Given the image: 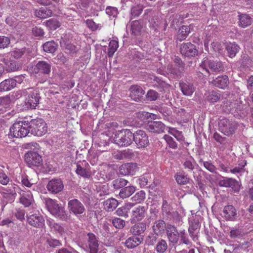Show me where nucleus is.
Here are the masks:
<instances>
[{
	"label": "nucleus",
	"instance_id": "f257e3e1",
	"mask_svg": "<svg viewBox=\"0 0 253 253\" xmlns=\"http://www.w3.org/2000/svg\"><path fill=\"white\" fill-rule=\"evenodd\" d=\"M45 204L48 211L53 215L59 218L63 221H67L69 219V216L65 208L57 203V202L50 198L45 199Z\"/></svg>",
	"mask_w": 253,
	"mask_h": 253
},
{
	"label": "nucleus",
	"instance_id": "f03ea898",
	"mask_svg": "<svg viewBox=\"0 0 253 253\" xmlns=\"http://www.w3.org/2000/svg\"><path fill=\"white\" fill-rule=\"evenodd\" d=\"M200 68L202 74L209 75L210 71L211 72L219 73L224 70V66L223 63L218 60L209 59L205 57L203 59L202 63L200 65Z\"/></svg>",
	"mask_w": 253,
	"mask_h": 253
},
{
	"label": "nucleus",
	"instance_id": "7ed1b4c3",
	"mask_svg": "<svg viewBox=\"0 0 253 253\" xmlns=\"http://www.w3.org/2000/svg\"><path fill=\"white\" fill-rule=\"evenodd\" d=\"M133 141V133L128 129L116 131L113 141L120 146H128Z\"/></svg>",
	"mask_w": 253,
	"mask_h": 253
},
{
	"label": "nucleus",
	"instance_id": "20e7f679",
	"mask_svg": "<svg viewBox=\"0 0 253 253\" xmlns=\"http://www.w3.org/2000/svg\"><path fill=\"white\" fill-rule=\"evenodd\" d=\"M9 130L11 136L16 138L24 137L30 133L29 122L19 121L15 123Z\"/></svg>",
	"mask_w": 253,
	"mask_h": 253
},
{
	"label": "nucleus",
	"instance_id": "39448f33",
	"mask_svg": "<svg viewBox=\"0 0 253 253\" xmlns=\"http://www.w3.org/2000/svg\"><path fill=\"white\" fill-rule=\"evenodd\" d=\"M23 104L22 109L24 110L35 109L39 104L41 97L39 91L33 88H29V91Z\"/></svg>",
	"mask_w": 253,
	"mask_h": 253
},
{
	"label": "nucleus",
	"instance_id": "423d86ee",
	"mask_svg": "<svg viewBox=\"0 0 253 253\" xmlns=\"http://www.w3.org/2000/svg\"><path fill=\"white\" fill-rule=\"evenodd\" d=\"M150 211L151 215L150 216V217L147 219L146 222L149 224L151 220H155L152 226L153 232L156 235L163 234L164 233L165 229L166 230L167 228L165 222L161 219L156 220L158 218V211H156L154 209H151Z\"/></svg>",
	"mask_w": 253,
	"mask_h": 253
},
{
	"label": "nucleus",
	"instance_id": "0eeeda50",
	"mask_svg": "<svg viewBox=\"0 0 253 253\" xmlns=\"http://www.w3.org/2000/svg\"><path fill=\"white\" fill-rule=\"evenodd\" d=\"M29 126L30 133L36 136H42L47 132L46 124L42 119L32 120Z\"/></svg>",
	"mask_w": 253,
	"mask_h": 253
},
{
	"label": "nucleus",
	"instance_id": "6e6552de",
	"mask_svg": "<svg viewBox=\"0 0 253 253\" xmlns=\"http://www.w3.org/2000/svg\"><path fill=\"white\" fill-rule=\"evenodd\" d=\"M218 126L221 132L226 135L233 134L237 128V124L235 122L226 118L220 120Z\"/></svg>",
	"mask_w": 253,
	"mask_h": 253
},
{
	"label": "nucleus",
	"instance_id": "1a4fd4ad",
	"mask_svg": "<svg viewBox=\"0 0 253 253\" xmlns=\"http://www.w3.org/2000/svg\"><path fill=\"white\" fill-rule=\"evenodd\" d=\"M67 209L70 213L76 216L82 214L85 211L84 204L77 199L68 200Z\"/></svg>",
	"mask_w": 253,
	"mask_h": 253
},
{
	"label": "nucleus",
	"instance_id": "9d476101",
	"mask_svg": "<svg viewBox=\"0 0 253 253\" xmlns=\"http://www.w3.org/2000/svg\"><path fill=\"white\" fill-rule=\"evenodd\" d=\"M133 140L138 148L147 147L149 144L148 136L142 130H138L133 133Z\"/></svg>",
	"mask_w": 253,
	"mask_h": 253
},
{
	"label": "nucleus",
	"instance_id": "9b49d317",
	"mask_svg": "<svg viewBox=\"0 0 253 253\" xmlns=\"http://www.w3.org/2000/svg\"><path fill=\"white\" fill-rule=\"evenodd\" d=\"M27 220L31 226L38 228H42L45 225L44 218L39 212L27 215Z\"/></svg>",
	"mask_w": 253,
	"mask_h": 253
},
{
	"label": "nucleus",
	"instance_id": "f8f14e48",
	"mask_svg": "<svg viewBox=\"0 0 253 253\" xmlns=\"http://www.w3.org/2000/svg\"><path fill=\"white\" fill-rule=\"evenodd\" d=\"M25 160L30 167H39L42 165V157L35 152H28L26 153Z\"/></svg>",
	"mask_w": 253,
	"mask_h": 253
},
{
	"label": "nucleus",
	"instance_id": "ddd939ff",
	"mask_svg": "<svg viewBox=\"0 0 253 253\" xmlns=\"http://www.w3.org/2000/svg\"><path fill=\"white\" fill-rule=\"evenodd\" d=\"M166 233L169 242L173 246L178 244L180 239V235L176 227L171 224H168Z\"/></svg>",
	"mask_w": 253,
	"mask_h": 253
},
{
	"label": "nucleus",
	"instance_id": "4468645a",
	"mask_svg": "<svg viewBox=\"0 0 253 253\" xmlns=\"http://www.w3.org/2000/svg\"><path fill=\"white\" fill-rule=\"evenodd\" d=\"M180 52L185 57H192L198 55V50L195 45L191 42H186L181 45Z\"/></svg>",
	"mask_w": 253,
	"mask_h": 253
},
{
	"label": "nucleus",
	"instance_id": "2eb2a0df",
	"mask_svg": "<svg viewBox=\"0 0 253 253\" xmlns=\"http://www.w3.org/2000/svg\"><path fill=\"white\" fill-rule=\"evenodd\" d=\"M46 188L49 192L57 194L63 190L64 185L60 179H53L48 182Z\"/></svg>",
	"mask_w": 253,
	"mask_h": 253
},
{
	"label": "nucleus",
	"instance_id": "dca6fc26",
	"mask_svg": "<svg viewBox=\"0 0 253 253\" xmlns=\"http://www.w3.org/2000/svg\"><path fill=\"white\" fill-rule=\"evenodd\" d=\"M146 128L151 132L161 133L165 132L166 126L161 121H153L149 122Z\"/></svg>",
	"mask_w": 253,
	"mask_h": 253
},
{
	"label": "nucleus",
	"instance_id": "f3484780",
	"mask_svg": "<svg viewBox=\"0 0 253 253\" xmlns=\"http://www.w3.org/2000/svg\"><path fill=\"white\" fill-rule=\"evenodd\" d=\"M137 170V165L135 163L125 164L119 169L120 174L123 175H133Z\"/></svg>",
	"mask_w": 253,
	"mask_h": 253
},
{
	"label": "nucleus",
	"instance_id": "a211bd4d",
	"mask_svg": "<svg viewBox=\"0 0 253 253\" xmlns=\"http://www.w3.org/2000/svg\"><path fill=\"white\" fill-rule=\"evenodd\" d=\"M87 236V247L89 250V253H98L99 243L97 238L92 233H88Z\"/></svg>",
	"mask_w": 253,
	"mask_h": 253
},
{
	"label": "nucleus",
	"instance_id": "6ab92c4d",
	"mask_svg": "<svg viewBox=\"0 0 253 253\" xmlns=\"http://www.w3.org/2000/svg\"><path fill=\"white\" fill-rule=\"evenodd\" d=\"M219 185L221 187H231L235 191H239L240 186L239 182L235 179L223 177L219 181Z\"/></svg>",
	"mask_w": 253,
	"mask_h": 253
},
{
	"label": "nucleus",
	"instance_id": "aec40b11",
	"mask_svg": "<svg viewBox=\"0 0 253 253\" xmlns=\"http://www.w3.org/2000/svg\"><path fill=\"white\" fill-rule=\"evenodd\" d=\"M147 208L145 206H139L132 211L131 222L141 221L145 216Z\"/></svg>",
	"mask_w": 253,
	"mask_h": 253
},
{
	"label": "nucleus",
	"instance_id": "412c9836",
	"mask_svg": "<svg viewBox=\"0 0 253 253\" xmlns=\"http://www.w3.org/2000/svg\"><path fill=\"white\" fill-rule=\"evenodd\" d=\"M179 86L182 94L187 96H192L196 89L193 84L187 81H181Z\"/></svg>",
	"mask_w": 253,
	"mask_h": 253
},
{
	"label": "nucleus",
	"instance_id": "4be33fe9",
	"mask_svg": "<svg viewBox=\"0 0 253 253\" xmlns=\"http://www.w3.org/2000/svg\"><path fill=\"white\" fill-rule=\"evenodd\" d=\"M130 97L134 101H137L142 98L145 93L142 88L137 85H131L129 88Z\"/></svg>",
	"mask_w": 253,
	"mask_h": 253
},
{
	"label": "nucleus",
	"instance_id": "5701e85b",
	"mask_svg": "<svg viewBox=\"0 0 253 253\" xmlns=\"http://www.w3.org/2000/svg\"><path fill=\"white\" fill-rule=\"evenodd\" d=\"M142 25L139 20H134L131 22L129 25L126 26V31L129 32L131 35L138 36L140 34Z\"/></svg>",
	"mask_w": 253,
	"mask_h": 253
},
{
	"label": "nucleus",
	"instance_id": "b1692460",
	"mask_svg": "<svg viewBox=\"0 0 253 253\" xmlns=\"http://www.w3.org/2000/svg\"><path fill=\"white\" fill-rule=\"evenodd\" d=\"M18 186L14 183L9 184L7 187L4 188L3 194L5 198H9V201L10 202L14 201L15 198L17 195L16 190L18 188Z\"/></svg>",
	"mask_w": 253,
	"mask_h": 253
},
{
	"label": "nucleus",
	"instance_id": "393cba45",
	"mask_svg": "<svg viewBox=\"0 0 253 253\" xmlns=\"http://www.w3.org/2000/svg\"><path fill=\"white\" fill-rule=\"evenodd\" d=\"M245 105L242 104L241 101H237L235 103H232L229 101H226L224 103L223 105V108L225 107V111L231 112V111H241L244 108Z\"/></svg>",
	"mask_w": 253,
	"mask_h": 253
},
{
	"label": "nucleus",
	"instance_id": "a878e982",
	"mask_svg": "<svg viewBox=\"0 0 253 253\" xmlns=\"http://www.w3.org/2000/svg\"><path fill=\"white\" fill-rule=\"evenodd\" d=\"M237 215V211L232 205H227L224 207L223 210V217L226 220L233 221Z\"/></svg>",
	"mask_w": 253,
	"mask_h": 253
},
{
	"label": "nucleus",
	"instance_id": "bb28decb",
	"mask_svg": "<svg viewBox=\"0 0 253 253\" xmlns=\"http://www.w3.org/2000/svg\"><path fill=\"white\" fill-rule=\"evenodd\" d=\"M20 194L21 196L20 202L25 207H29L32 204L34 200L32 193L30 191L22 190Z\"/></svg>",
	"mask_w": 253,
	"mask_h": 253
},
{
	"label": "nucleus",
	"instance_id": "cd10ccee",
	"mask_svg": "<svg viewBox=\"0 0 253 253\" xmlns=\"http://www.w3.org/2000/svg\"><path fill=\"white\" fill-rule=\"evenodd\" d=\"M17 81L13 79H6L0 83V91H7L14 88L17 84Z\"/></svg>",
	"mask_w": 253,
	"mask_h": 253
},
{
	"label": "nucleus",
	"instance_id": "c85d7f7f",
	"mask_svg": "<svg viewBox=\"0 0 253 253\" xmlns=\"http://www.w3.org/2000/svg\"><path fill=\"white\" fill-rule=\"evenodd\" d=\"M134 206V204L133 203H126L124 206L118 208L116 211V213L117 215L119 216H122L124 218H128L129 215L128 213L130 212L131 209Z\"/></svg>",
	"mask_w": 253,
	"mask_h": 253
},
{
	"label": "nucleus",
	"instance_id": "c756f323",
	"mask_svg": "<svg viewBox=\"0 0 253 253\" xmlns=\"http://www.w3.org/2000/svg\"><path fill=\"white\" fill-rule=\"evenodd\" d=\"M51 65L50 62L44 61H39L36 65L38 72L44 75H49L51 72Z\"/></svg>",
	"mask_w": 253,
	"mask_h": 253
},
{
	"label": "nucleus",
	"instance_id": "7c9ffc66",
	"mask_svg": "<svg viewBox=\"0 0 253 253\" xmlns=\"http://www.w3.org/2000/svg\"><path fill=\"white\" fill-rule=\"evenodd\" d=\"M146 223L139 222L132 226L129 230L130 233L134 236H140L146 230Z\"/></svg>",
	"mask_w": 253,
	"mask_h": 253
},
{
	"label": "nucleus",
	"instance_id": "2f4dec72",
	"mask_svg": "<svg viewBox=\"0 0 253 253\" xmlns=\"http://www.w3.org/2000/svg\"><path fill=\"white\" fill-rule=\"evenodd\" d=\"M88 166V164L85 161H83L82 162H81V164L77 163L76 170V173L82 177L89 178L90 174L86 170V168Z\"/></svg>",
	"mask_w": 253,
	"mask_h": 253
},
{
	"label": "nucleus",
	"instance_id": "473e14b6",
	"mask_svg": "<svg viewBox=\"0 0 253 253\" xmlns=\"http://www.w3.org/2000/svg\"><path fill=\"white\" fill-rule=\"evenodd\" d=\"M212 84L216 87L224 89L228 85V77L226 75L218 76L212 81Z\"/></svg>",
	"mask_w": 253,
	"mask_h": 253
},
{
	"label": "nucleus",
	"instance_id": "72a5a7b5",
	"mask_svg": "<svg viewBox=\"0 0 253 253\" xmlns=\"http://www.w3.org/2000/svg\"><path fill=\"white\" fill-rule=\"evenodd\" d=\"M240 49L239 46L235 42H229L226 45V50L228 55L232 58L236 56Z\"/></svg>",
	"mask_w": 253,
	"mask_h": 253
},
{
	"label": "nucleus",
	"instance_id": "f704fd0d",
	"mask_svg": "<svg viewBox=\"0 0 253 253\" xmlns=\"http://www.w3.org/2000/svg\"><path fill=\"white\" fill-rule=\"evenodd\" d=\"M1 61L2 62L5 66V70L7 72H14L17 71L19 67L15 61L10 60L8 58H1Z\"/></svg>",
	"mask_w": 253,
	"mask_h": 253
},
{
	"label": "nucleus",
	"instance_id": "c9c22d12",
	"mask_svg": "<svg viewBox=\"0 0 253 253\" xmlns=\"http://www.w3.org/2000/svg\"><path fill=\"white\" fill-rule=\"evenodd\" d=\"M239 25L243 28H246L251 25L252 19L249 15L247 14L239 13Z\"/></svg>",
	"mask_w": 253,
	"mask_h": 253
},
{
	"label": "nucleus",
	"instance_id": "e433bc0d",
	"mask_svg": "<svg viewBox=\"0 0 253 253\" xmlns=\"http://www.w3.org/2000/svg\"><path fill=\"white\" fill-rule=\"evenodd\" d=\"M47 224L50 227L51 231L53 232L58 233L61 236L65 232L64 228L60 224L56 223L52 220H48Z\"/></svg>",
	"mask_w": 253,
	"mask_h": 253
},
{
	"label": "nucleus",
	"instance_id": "4c0bfd02",
	"mask_svg": "<svg viewBox=\"0 0 253 253\" xmlns=\"http://www.w3.org/2000/svg\"><path fill=\"white\" fill-rule=\"evenodd\" d=\"M142 241V237H131L126 240V245L128 248L132 249L138 246Z\"/></svg>",
	"mask_w": 253,
	"mask_h": 253
},
{
	"label": "nucleus",
	"instance_id": "58836bf2",
	"mask_svg": "<svg viewBox=\"0 0 253 253\" xmlns=\"http://www.w3.org/2000/svg\"><path fill=\"white\" fill-rule=\"evenodd\" d=\"M220 96L219 93L214 90L207 91L204 96L206 100L211 103L217 102L220 98Z\"/></svg>",
	"mask_w": 253,
	"mask_h": 253
},
{
	"label": "nucleus",
	"instance_id": "ea45409f",
	"mask_svg": "<svg viewBox=\"0 0 253 253\" xmlns=\"http://www.w3.org/2000/svg\"><path fill=\"white\" fill-rule=\"evenodd\" d=\"M105 210L107 211H112L118 206V202L114 198H109L103 203Z\"/></svg>",
	"mask_w": 253,
	"mask_h": 253
},
{
	"label": "nucleus",
	"instance_id": "a19ab883",
	"mask_svg": "<svg viewBox=\"0 0 253 253\" xmlns=\"http://www.w3.org/2000/svg\"><path fill=\"white\" fill-rule=\"evenodd\" d=\"M35 15L41 19L46 18L52 15V10L47 7H41L39 10L35 11Z\"/></svg>",
	"mask_w": 253,
	"mask_h": 253
},
{
	"label": "nucleus",
	"instance_id": "79ce46f5",
	"mask_svg": "<svg viewBox=\"0 0 253 253\" xmlns=\"http://www.w3.org/2000/svg\"><path fill=\"white\" fill-rule=\"evenodd\" d=\"M135 191V187L133 186L126 187L122 189L119 193V196L122 199L130 196Z\"/></svg>",
	"mask_w": 253,
	"mask_h": 253
},
{
	"label": "nucleus",
	"instance_id": "37998d69",
	"mask_svg": "<svg viewBox=\"0 0 253 253\" xmlns=\"http://www.w3.org/2000/svg\"><path fill=\"white\" fill-rule=\"evenodd\" d=\"M190 33V28L187 26H182L178 31L177 38L179 41L186 39Z\"/></svg>",
	"mask_w": 253,
	"mask_h": 253
},
{
	"label": "nucleus",
	"instance_id": "c03bdc74",
	"mask_svg": "<svg viewBox=\"0 0 253 253\" xmlns=\"http://www.w3.org/2000/svg\"><path fill=\"white\" fill-rule=\"evenodd\" d=\"M43 49L45 52L48 53H54L58 47V44L54 41L46 42L42 45Z\"/></svg>",
	"mask_w": 253,
	"mask_h": 253
},
{
	"label": "nucleus",
	"instance_id": "a18cd8bd",
	"mask_svg": "<svg viewBox=\"0 0 253 253\" xmlns=\"http://www.w3.org/2000/svg\"><path fill=\"white\" fill-rule=\"evenodd\" d=\"M168 247L167 241L162 239L157 242L155 247V250L158 253H164L168 249Z\"/></svg>",
	"mask_w": 253,
	"mask_h": 253
},
{
	"label": "nucleus",
	"instance_id": "49530a36",
	"mask_svg": "<svg viewBox=\"0 0 253 253\" xmlns=\"http://www.w3.org/2000/svg\"><path fill=\"white\" fill-rule=\"evenodd\" d=\"M135 117L141 121H144L149 118L155 119L156 115L154 114L150 113L147 112L142 111L136 113Z\"/></svg>",
	"mask_w": 253,
	"mask_h": 253
},
{
	"label": "nucleus",
	"instance_id": "de8ad7c7",
	"mask_svg": "<svg viewBox=\"0 0 253 253\" xmlns=\"http://www.w3.org/2000/svg\"><path fill=\"white\" fill-rule=\"evenodd\" d=\"M165 214L167 216L169 219L172 220L175 222H179L180 221L181 217L176 211L170 209L169 212H166Z\"/></svg>",
	"mask_w": 253,
	"mask_h": 253
},
{
	"label": "nucleus",
	"instance_id": "09e8293b",
	"mask_svg": "<svg viewBox=\"0 0 253 253\" xmlns=\"http://www.w3.org/2000/svg\"><path fill=\"white\" fill-rule=\"evenodd\" d=\"M181 68L179 67L169 66L168 68V73L173 78H178L181 77Z\"/></svg>",
	"mask_w": 253,
	"mask_h": 253
},
{
	"label": "nucleus",
	"instance_id": "8fccbe9b",
	"mask_svg": "<svg viewBox=\"0 0 253 253\" xmlns=\"http://www.w3.org/2000/svg\"><path fill=\"white\" fill-rule=\"evenodd\" d=\"M176 182L180 185H185L189 182V178L184 173H177L175 175Z\"/></svg>",
	"mask_w": 253,
	"mask_h": 253
},
{
	"label": "nucleus",
	"instance_id": "3c124183",
	"mask_svg": "<svg viewBox=\"0 0 253 253\" xmlns=\"http://www.w3.org/2000/svg\"><path fill=\"white\" fill-rule=\"evenodd\" d=\"M143 8L144 6L141 4L132 6L130 10L131 19L138 17L142 13Z\"/></svg>",
	"mask_w": 253,
	"mask_h": 253
},
{
	"label": "nucleus",
	"instance_id": "603ef678",
	"mask_svg": "<svg viewBox=\"0 0 253 253\" xmlns=\"http://www.w3.org/2000/svg\"><path fill=\"white\" fill-rule=\"evenodd\" d=\"M128 181L124 178H118L112 181V184L114 189H119L125 186Z\"/></svg>",
	"mask_w": 253,
	"mask_h": 253
},
{
	"label": "nucleus",
	"instance_id": "864d4df0",
	"mask_svg": "<svg viewBox=\"0 0 253 253\" xmlns=\"http://www.w3.org/2000/svg\"><path fill=\"white\" fill-rule=\"evenodd\" d=\"M113 225L118 229H123L126 224L125 220L119 218L115 217L111 220Z\"/></svg>",
	"mask_w": 253,
	"mask_h": 253
},
{
	"label": "nucleus",
	"instance_id": "5fc2aeb1",
	"mask_svg": "<svg viewBox=\"0 0 253 253\" xmlns=\"http://www.w3.org/2000/svg\"><path fill=\"white\" fill-rule=\"evenodd\" d=\"M195 164L196 162L192 157L187 158L183 163L184 168L190 171L193 170Z\"/></svg>",
	"mask_w": 253,
	"mask_h": 253
},
{
	"label": "nucleus",
	"instance_id": "6e6d98bb",
	"mask_svg": "<svg viewBox=\"0 0 253 253\" xmlns=\"http://www.w3.org/2000/svg\"><path fill=\"white\" fill-rule=\"evenodd\" d=\"M119 44L116 40H112L110 42L108 48V54L109 57H112L114 53L118 48Z\"/></svg>",
	"mask_w": 253,
	"mask_h": 253
},
{
	"label": "nucleus",
	"instance_id": "4d7b16f0",
	"mask_svg": "<svg viewBox=\"0 0 253 253\" xmlns=\"http://www.w3.org/2000/svg\"><path fill=\"white\" fill-rule=\"evenodd\" d=\"M199 163L200 164H203L205 168L211 172L214 173H216V168L212 163L208 161H204L202 159H200Z\"/></svg>",
	"mask_w": 253,
	"mask_h": 253
},
{
	"label": "nucleus",
	"instance_id": "13d9d810",
	"mask_svg": "<svg viewBox=\"0 0 253 253\" xmlns=\"http://www.w3.org/2000/svg\"><path fill=\"white\" fill-rule=\"evenodd\" d=\"M145 198V193L141 190L136 193L132 198L131 200L134 202V205L137 203H140L143 201Z\"/></svg>",
	"mask_w": 253,
	"mask_h": 253
},
{
	"label": "nucleus",
	"instance_id": "bf43d9fd",
	"mask_svg": "<svg viewBox=\"0 0 253 253\" xmlns=\"http://www.w3.org/2000/svg\"><path fill=\"white\" fill-rule=\"evenodd\" d=\"M45 243L51 248H56L62 245L61 242L57 239L49 236L46 238Z\"/></svg>",
	"mask_w": 253,
	"mask_h": 253
},
{
	"label": "nucleus",
	"instance_id": "052dcab7",
	"mask_svg": "<svg viewBox=\"0 0 253 253\" xmlns=\"http://www.w3.org/2000/svg\"><path fill=\"white\" fill-rule=\"evenodd\" d=\"M246 161H243L238 164V166L233 169H229V171L232 173H239L244 171V168L246 165Z\"/></svg>",
	"mask_w": 253,
	"mask_h": 253
},
{
	"label": "nucleus",
	"instance_id": "680f3d73",
	"mask_svg": "<svg viewBox=\"0 0 253 253\" xmlns=\"http://www.w3.org/2000/svg\"><path fill=\"white\" fill-rule=\"evenodd\" d=\"M45 25L51 30H55L60 26L59 22L55 19H51L45 22Z\"/></svg>",
	"mask_w": 253,
	"mask_h": 253
},
{
	"label": "nucleus",
	"instance_id": "e2e57ef3",
	"mask_svg": "<svg viewBox=\"0 0 253 253\" xmlns=\"http://www.w3.org/2000/svg\"><path fill=\"white\" fill-rule=\"evenodd\" d=\"M131 154L132 153L129 151H119L114 154V157L118 160H123L127 158L129 155Z\"/></svg>",
	"mask_w": 253,
	"mask_h": 253
},
{
	"label": "nucleus",
	"instance_id": "0e129e2a",
	"mask_svg": "<svg viewBox=\"0 0 253 253\" xmlns=\"http://www.w3.org/2000/svg\"><path fill=\"white\" fill-rule=\"evenodd\" d=\"M163 138L170 148L172 149H176L177 148V146L176 143L171 136L166 134L164 136Z\"/></svg>",
	"mask_w": 253,
	"mask_h": 253
},
{
	"label": "nucleus",
	"instance_id": "69168bd1",
	"mask_svg": "<svg viewBox=\"0 0 253 253\" xmlns=\"http://www.w3.org/2000/svg\"><path fill=\"white\" fill-rule=\"evenodd\" d=\"M242 236V231L240 229H232L230 231V237L232 239L240 238Z\"/></svg>",
	"mask_w": 253,
	"mask_h": 253
},
{
	"label": "nucleus",
	"instance_id": "338daca9",
	"mask_svg": "<svg viewBox=\"0 0 253 253\" xmlns=\"http://www.w3.org/2000/svg\"><path fill=\"white\" fill-rule=\"evenodd\" d=\"M106 13L109 16L116 17L117 16L119 12L118 9L115 7L107 6L106 8Z\"/></svg>",
	"mask_w": 253,
	"mask_h": 253
},
{
	"label": "nucleus",
	"instance_id": "774afa93",
	"mask_svg": "<svg viewBox=\"0 0 253 253\" xmlns=\"http://www.w3.org/2000/svg\"><path fill=\"white\" fill-rule=\"evenodd\" d=\"M200 227V223L198 220L194 219L190 224L188 231L190 234H193L195 231L197 230Z\"/></svg>",
	"mask_w": 253,
	"mask_h": 253
}]
</instances>
